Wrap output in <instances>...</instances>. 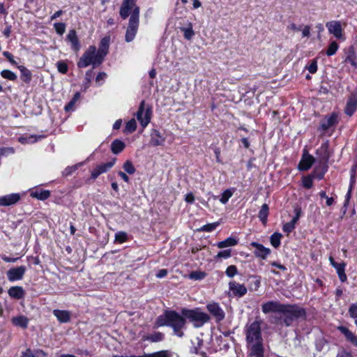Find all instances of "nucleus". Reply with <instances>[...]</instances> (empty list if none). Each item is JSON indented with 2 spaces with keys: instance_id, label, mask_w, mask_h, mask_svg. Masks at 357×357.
Wrapping results in <instances>:
<instances>
[{
  "instance_id": "ea45409f",
  "label": "nucleus",
  "mask_w": 357,
  "mask_h": 357,
  "mask_svg": "<svg viewBox=\"0 0 357 357\" xmlns=\"http://www.w3.org/2000/svg\"><path fill=\"white\" fill-rule=\"evenodd\" d=\"M1 75L8 80L14 81L17 79V75L9 70H3L1 72Z\"/></svg>"
},
{
  "instance_id": "69168bd1",
  "label": "nucleus",
  "mask_w": 357,
  "mask_h": 357,
  "mask_svg": "<svg viewBox=\"0 0 357 357\" xmlns=\"http://www.w3.org/2000/svg\"><path fill=\"white\" fill-rule=\"evenodd\" d=\"M107 77V74L104 72L100 73L96 78V82L98 83L100 81H103Z\"/></svg>"
},
{
  "instance_id": "a18cd8bd",
  "label": "nucleus",
  "mask_w": 357,
  "mask_h": 357,
  "mask_svg": "<svg viewBox=\"0 0 357 357\" xmlns=\"http://www.w3.org/2000/svg\"><path fill=\"white\" fill-rule=\"evenodd\" d=\"M206 273L202 271H192L190 273L189 278L192 280H199L205 278Z\"/></svg>"
},
{
  "instance_id": "6e6d98bb",
  "label": "nucleus",
  "mask_w": 357,
  "mask_h": 357,
  "mask_svg": "<svg viewBox=\"0 0 357 357\" xmlns=\"http://www.w3.org/2000/svg\"><path fill=\"white\" fill-rule=\"evenodd\" d=\"M218 225V222L208 224V225H204L202 228V230L204 231H207V232L212 231L216 229Z\"/></svg>"
},
{
  "instance_id": "6ab92c4d",
  "label": "nucleus",
  "mask_w": 357,
  "mask_h": 357,
  "mask_svg": "<svg viewBox=\"0 0 357 357\" xmlns=\"http://www.w3.org/2000/svg\"><path fill=\"white\" fill-rule=\"evenodd\" d=\"M206 308L215 317L217 321H221L224 319L225 313L218 303H209Z\"/></svg>"
},
{
  "instance_id": "774afa93",
  "label": "nucleus",
  "mask_w": 357,
  "mask_h": 357,
  "mask_svg": "<svg viewBox=\"0 0 357 357\" xmlns=\"http://www.w3.org/2000/svg\"><path fill=\"white\" fill-rule=\"evenodd\" d=\"M22 357H36L32 353L31 350L28 349L22 353Z\"/></svg>"
},
{
  "instance_id": "79ce46f5",
  "label": "nucleus",
  "mask_w": 357,
  "mask_h": 357,
  "mask_svg": "<svg viewBox=\"0 0 357 357\" xmlns=\"http://www.w3.org/2000/svg\"><path fill=\"white\" fill-rule=\"evenodd\" d=\"M232 195L233 192L231 190L227 189L222 192L221 198L220 199V202L222 204H225Z\"/></svg>"
},
{
  "instance_id": "7ed1b4c3",
  "label": "nucleus",
  "mask_w": 357,
  "mask_h": 357,
  "mask_svg": "<svg viewBox=\"0 0 357 357\" xmlns=\"http://www.w3.org/2000/svg\"><path fill=\"white\" fill-rule=\"evenodd\" d=\"M280 319L287 326H289L293 321L305 317V310L298 305H284Z\"/></svg>"
},
{
  "instance_id": "e2e57ef3",
  "label": "nucleus",
  "mask_w": 357,
  "mask_h": 357,
  "mask_svg": "<svg viewBox=\"0 0 357 357\" xmlns=\"http://www.w3.org/2000/svg\"><path fill=\"white\" fill-rule=\"evenodd\" d=\"M338 46H329L328 49L326 51V54L328 56H332L335 54L337 50Z\"/></svg>"
},
{
  "instance_id": "603ef678",
  "label": "nucleus",
  "mask_w": 357,
  "mask_h": 357,
  "mask_svg": "<svg viewBox=\"0 0 357 357\" xmlns=\"http://www.w3.org/2000/svg\"><path fill=\"white\" fill-rule=\"evenodd\" d=\"M58 71L61 73L65 74L67 73L68 67V65L63 61H59L56 63Z\"/></svg>"
},
{
  "instance_id": "ddd939ff",
  "label": "nucleus",
  "mask_w": 357,
  "mask_h": 357,
  "mask_svg": "<svg viewBox=\"0 0 357 357\" xmlns=\"http://www.w3.org/2000/svg\"><path fill=\"white\" fill-rule=\"evenodd\" d=\"M284 305L277 301H268L262 305L261 310L264 314L270 312L282 313Z\"/></svg>"
},
{
  "instance_id": "c03bdc74",
  "label": "nucleus",
  "mask_w": 357,
  "mask_h": 357,
  "mask_svg": "<svg viewBox=\"0 0 357 357\" xmlns=\"http://www.w3.org/2000/svg\"><path fill=\"white\" fill-rule=\"evenodd\" d=\"M123 167L129 174H133L136 171L135 167L130 160H126L123 164Z\"/></svg>"
},
{
  "instance_id": "052dcab7",
  "label": "nucleus",
  "mask_w": 357,
  "mask_h": 357,
  "mask_svg": "<svg viewBox=\"0 0 357 357\" xmlns=\"http://www.w3.org/2000/svg\"><path fill=\"white\" fill-rule=\"evenodd\" d=\"M302 26H297L295 23H291L287 26V30L293 32H298L301 30Z\"/></svg>"
},
{
  "instance_id": "6e6552de",
  "label": "nucleus",
  "mask_w": 357,
  "mask_h": 357,
  "mask_svg": "<svg viewBox=\"0 0 357 357\" xmlns=\"http://www.w3.org/2000/svg\"><path fill=\"white\" fill-rule=\"evenodd\" d=\"M337 123V115L335 113H332L330 116H327L321 120L318 130L321 132V135H324L327 130Z\"/></svg>"
},
{
  "instance_id": "20e7f679",
  "label": "nucleus",
  "mask_w": 357,
  "mask_h": 357,
  "mask_svg": "<svg viewBox=\"0 0 357 357\" xmlns=\"http://www.w3.org/2000/svg\"><path fill=\"white\" fill-rule=\"evenodd\" d=\"M183 316L188 319L194 324L196 328L202 326L204 324L208 321L210 319L209 316L198 309L196 310H183Z\"/></svg>"
},
{
  "instance_id": "4468645a",
  "label": "nucleus",
  "mask_w": 357,
  "mask_h": 357,
  "mask_svg": "<svg viewBox=\"0 0 357 357\" xmlns=\"http://www.w3.org/2000/svg\"><path fill=\"white\" fill-rule=\"evenodd\" d=\"M229 289L234 296L242 297L247 293V288L245 285L237 283L235 281L229 282Z\"/></svg>"
},
{
  "instance_id": "473e14b6",
  "label": "nucleus",
  "mask_w": 357,
  "mask_h": 357,
  "mask_svg": "<svg viewBox=\"0 0 357 357\" xmlns=\"http://www.w3.org/2000/svg\"><path fill=\"white\" fill-rule=\"evenodd\" d=\"M345 266L346 264L344 263H340L336 267H335L340 280L342 282H345L347 279V275L344 272Z\"/></svg>"
},
{
  "instance_id": "864d4df0",
  "label": "nucleus",
  "mask_w": 357,
  "mask_h": 357,
  "mask_svg": "<svg viewBox=\"0 0 357 357\" xmlns=\"http://www.w3.org/2000/svg\"><path fill=\"white\" fill-rule=\"evenodd\" d=\"M310 73H315L317 70V62L314 59L311 63L305 67Z\"/></svg>"
},
{
  "instance_id": "13d9d810",
  "label": "nucleus",
  "mask_w": 357,
  "mask_h": 357,
  "mask_svg": "<svg viewBox=\"0 0 357 357\" xmlns=\"http://www.w3.org/2000/svg\"><path fill=\"white\" fill-rule=\"evenodd\" d=\"M230 257H231V250H225L220 251L216 255V258L227 259Z\"/></svg>"
},
{
  "instance_id": "58836bf2",
  "label": "nucleus",
  "mask_w": 357,
  "mask_h": 357,
  "mask_svg": "<svg viewBox=\"0 0 357 357\" xmlns=\"http://www.w3.org/2000/svg\"><path fill=\"white\" fill-rule=\"evenodd\" d=\"M67 41L72 45H78L77 33L74 29L70 30L67 35Z\"/></svg>"
},
{
  "instance_id": "423d86ee",
  "label": "nucleus",
  "mask_w": 357,
  "mask_h": 357,
  "mask_svg": "<svg viewBox=\"0 0 357 357\" xmlns=\"http://www.w3.org/2000/svg\"><path fill=\"white\" fill-rule=\"evenodd\" d=\"M246 340L248 342L263 341L261 337V323L255 321L245 326Z\"/></svg>"
},
{
  "instance_id": "c756f323",
  "label": "nucleus",
  "mask_w": 357,
  "mask_h": 357,
  "mask_svg": "<svg viewBox=\"0 0 357 357\" xmlns=\"http://www.w3.org/2000/svg\"><path fill=\"white\" fill-rule=\"evenodd\" d=\"M18 69L21 73L22 80L25 83H29L32 78L31 71L24 66H19Z\"/></svg>"
},
{
  "instance_id": "c85d7f7f",
  "label": "nucleus",
  "mask_w": 357,
  "mask_h": 357,
  "mask_svg": "<svg viewBox=\"0 0 357 357\" xmlns=\"http://www.w3.org/2000/svg\"><path fill=\"white\" fill-rule=\"evenodd\" d=\"M169 311H166L163 314L159 316L155 323V328L160 326H169Z\"/></svg>"
},
{
  "instance_id": "2eb2a0df",
  "label": "nucleus",
  "mask_w": 357,
  "mask_h": 357,
  "mask_svg": "<svg viewBox=\"0 0 357 357\" xmlns=\"http://www.w3.org/2000/svg\"><path fill=\"white\" fill-rule=\"evenodd\" d=\"M250 245L255 248L254 255L257 257L261 258L262 259H266V257L270 255L271 252L268 248H266L263 245L257 242H252Z\"/></svg>"
},
{
  "instance_id": "338daca9",
  "label": "nucleus",
  "mask_w": 357,
  "mask_h": 357,
  "mask_svg": "<svg viewBox=\"0 0 357 357\" xmlns=\"http://www.w3.org/2000/svg\"><path fill=\"white\" fill-rule=\"evenodd\" d=\"M3 54L8 59L12 64H15L16 62L14 61L13 55L8 52H3Z\"/></svg>"
},
{
  "instance_id": "e433bc0d",
  "label": "nucleus",
  "mask_w": 357,
  "mask_h": 357,
  "mask_svg": "<svg viewBox=\"0 0 357 357\" xmlns=\"http://www.w3.org/2000/svg\"><path fill=\"white\" fill-rule=\"evenodd\" d=\"M282 234L278 232L273 234L270 238L271 244L275 248L280 245Z\"/></svg>"
},
{
  "instance_id": "49530a36",
  "label": "nucleus",
  "mask_w": 357,
  "mask_h": 357,
  "mask_svg": "<svg viewBox=\"0 0 357 357\" xmlns=\"http://www.w3.org/2000/svg\"><path fill=\"white\" fill-rule=\"evenodd\" d=\"M128 240V235L124 231H119L115 234V241L122 243Z\"/></svg>"
},
{
  "instance_id": "f257e3e1",
  "label": "nucleus",
  "mask_w": 357,
  "mask_h": 357,
  "mask_svg": "<svg viewBox=\"0 0 357 357\" xmlns=\"http://www.w3.org/2000/svg\"><path fill=\"white\" fill-rule=\"evenodd\" d=\"M140 8L137 4V0H123L119 8V15L123 20L129 16L128 26L126 33V41L131 42L137 32L139 24Z\"/></svg>"
},
{
  "instance_id": "4c0bfd02",
  "label": "nucleus",
  "mask_w": 357,
  "mask_h": 357,
  "mask_svg": "<svg viewBox=\"0 0 357 357\" xmlns=\"http://www.w3.org/2000/svg\"><path fill=\"white\" fill-rule=\"evenodd\" d=\"M181 30L183 33L184 37L186 39L189 40V39H190L195 35V32H194V31L192 29V25L191 23L188 24V27L181 28Z\"/></svg>"
},
{
  "instance_id": "9b49d317",
  "label": "nucleus",
  "mask_w": 357,
  "mask_h": 357,
  "mask_svg": "<svg viewBox=\"0 0 357 357\" xmlns=\"http://www.w3.org/2000/svg\"><path fill=\"white\" fill-rule=\"evenodd\" d=\"M26 272V268L24 266L12 268L7 272V277L9 281L14 282L22 279Z\"/></svg>"
},
{
  "instance_id": "bf43d9fd",
  "label": "nucleus",
  "mask_w": 357,
  "mask_h": 357,
  "mask_svg": "<svg viewBox=\"0 0 357 357\" xmlns=\"http://www.w3.org/2000/svg\"><path fill=\"white\" fill-rule=\"evenodd\" d=\"M350 316L353 318H357V304H352L349 310Z\"/></svg>"
},
{
  "instance_id": "9d476101",
  "label": "nucleus",
  "mask_w": 357,
  "mask_h": 357,
  "mask_svg": "<svg viewBox=\"0 0 357 357\" xmlns=\"http://www.w3.org/2000/svg\"><path fill=\"white\" fill-rule=\"evenodd\" d=\"M249 356L251 357H264V348L262 341L248 342Z\"/></svg>"
},
{
  "instance_id": "72a5a7b5",
  "label": "nucleus",
  "mask_w": 357,
  "mask_h": 357,
  "mask_svg": "<svg viewBox=\"0 0 357 357\" xmlns=\"http://www.w3.org/2000/svg\"><path fill=\"white\" fill-rule=\"evenodd\" d=\"M116 158H113L111 161L101 163L97 165V167L100 171L101 174H104L107 172L115 164Z\"/></svg>"
},
{
  "instance_id": "f704fd0d",
  "label": "nucleus",
  "mask_w": 357,
  "mask_h": 357,
  "mask_svg": "<svg viewBox=\"0 0 357 357\" xmlns=\"http://www.w3.org/2000/svg\"><path fill=\"white\" fill-rule=\"evenodd\" d=\"M164 335L160 332H155L153 334L146 336L144 339L152 342H160L163 340Z\"/></svg>"
},
{
  "instance_id": "1a4fd4ad",
  "label": "nucleus",
  "mask_w": 357,
  "mask_h": 357,
  "mask_svg": "<svg viewBox=\"0 0 357 357\" xmlns=\"http://www.w3.org/2000/svg\"><path fill=\"white\" fill-rule=\"evenodd\" d=\"M316 155L317 156L319 163H327L331 157L328 141H326L321 144L320 148L317 150Z\"/></svg>"
},
{
  "instance_id": "0e129e2a",
  "label": "nucleus",
  "mask_w": 357,
  "mask_h": 357,
  "mask_svg": "<svg viewBox=\"0 0 357 357\" xmlns=\"http://www.w3.org/2000/svg\"><path fill=\"white\" fill-rule=\"evenodd\" d=\"M185 201L188 203L192 204L195 201V197L192 192L188 193L185 196Z\"/></svg>"
},
{
  "instance_id": "393cba45",
  "label": "nucleus",
  "mask_w": 357,
  "mask_h": 357,
  "mask_svg": "<svg viewBox=\"0 0 357 357\" xmlns=\"http://www.w3.org/2000/svg\"><path fill=\"white\" fill-rule=\"evenodd\" d=\"M339 331L344 335L347 340L357 347V336L344 326L338 327Z\"/></svg>"
},
{
  "instance_id": "5fc2aeb1",
  "label": "nucleus",
  "mask_w": 357,
  "mask_h": 357,
  "mask_svg": "<svg viewBox=\"0 0 357 357\" xmlns=\"http://www.w3.org/2000/svg\"><path fill=\"white\" fill-rule=\"evenodd\" d=\"M314 178L312 177V175L310 176H306L303 180V185L305 188H310L312 186V179Z\"/></svg>"
},
{
  "instance_id": "4be33fe9",
  "label": "nucleus",
  "mask_w": 357,
  "mask_h": 357,
  "mask_svg": "<svg viewBox=\"0 0 357 357\" xmlns=\"http://www.w3.org/2000/svg\"><path fill=\"white\" fill-rule=\"evenodd\" d=\"M53 314L61 323L70 321L71 317L70 312L67 310H54Z\"/></svg>"
},
{
  "instance_id": "0eeeda50",
  "label": "nucleus",
  "mask_w": 357,
  "mask_h": 357,
  "mask_svg": "<svg viewBox=\"0 0 357 357\" xmlns=\"http://www.w3.org/2000/svg\"><path fill=\"white\" fill-rule=\"evenodd\" d=\"M151 116V109L147 106L146 107L144 100L140 102L139 107L136 114L137 120L140 122L142 128H145L150 122Z\"/></svg>"
},
{
  "instance_id": "f3484780",
  "label": "nucleus",
  "mask_w": 357,
  "mask_h": 357,
  "mask_svg": "<svg viewBox=\"0 0 357 357\" xmlns=\"http://www.w3.org/2000/svg\"><path fill=\"white\" fill-rule=\"evenodd\" d=\"M329 33L334 35L337 38H340L342 36V29L341 24L339 21H331L326 24Z\"/></svg>"
},
{
  "instance_id": "c9c22d12",
  "label": "nucleus",
  "mask_w": 357,
  "mask_h": 357,
  "mask_svg": "<svg viewBox=\"0 0 357 357\" xmlns=\"http://www.w3.org/2000/svg\"><path fill=\"white\" fill-rule=\"evenodd\" d=\"M42 138L41 136L37 137L36 135H29L26 137H21L19 138V142L22 144H33L38 141V139Z\"/></svg>"
},
{
  "instance_id": "aec40b11",
  "label": "nucleus",
  "mask_w": 357,
  "mask_h": 357,
  "mask_svg": "<svg viewBox=\"0 0 357 357\" xmlns=\"http://www.w3.org/2000/svg\"><path fill=\"white\" fill-rule=\"evenodd\" d=\"M20 199L18 193H13L0 197L1 206H10L16 204Z\"/></svg>"
},
{
  "instance_id": "b1692460",
  "label": "nucleus",
  "mask_w": 357,
  "mask_h": 357,
  "mask_svg": "<svg viewBox=\"0 0 357 357\" xmlns=\"http://www.w3.org/2000/svg\"><path fill=\"white\" fill-rule=\"evenodd\" d=\"M8 293L11 298L15 299H21L24 296V290L22 287L19 286L10 287Z\"/></svg>"
},
{
  "instance_id": "dca6fc26",
  "label": "nucleus",
  "mask_w": 357,
  "mask_h": 357,
  "mask_svg": "<svg viewBox=\"0 0 357 357\" xmlns=\"http://www.w3.org/2000/svg\"><path fill=\"white\" fill-rule=\"evenodd\" d=\"M150 144L152 146H163L165 142V136L162 135L158 130H153L151 132Z\"/></svg>"
},
{
  "instance_id": "a19ab883",
  "label": "nucleus",
  "mask_w": 357,
  "mask_h": 357,
  "mask_svg": "<svg viewBox=\"0 0 357 357\" xmlns=\"http://www.w3.org/2000/svg\"><path fill=\"white\" fill-rule=\"evenodd\" d=\"M137 128V123L135 119H132L128 122H127L126 125V131L132 133Z\"/></svg>"
},
{
  "instance_id": "680f3d73",
  "label": "nucleus",
  "mask_w": 357,
  "mask_h": 357,
  "mask_svg": "<svg viewBox=\"0 0 357 357\" xmlns=\"http://www.w3.org/2000/svg\"><path fill=\"white\" fill-rule=\"evenodd\" d=\"M100 174H102L100 173V171L96 166L91 172V178L93 180H96Z\"/></svg>"
},
{
  "instance_id": "de8ad7c7",
  "label": "nucleus",
  "mask_w": 357,
  "mask_h": 357,
  "mask_svg": "<svg viewBox=\"0 0 357 357\" xmlns=\"http://www.w3.org/2000/svg\"><path fill=\"white\" fill-rule=\"evenodd\" d=\"M54 27L56 32L60 36L63 35L66 31V24L63 22L54 23Z\"/></svg>"
},
{
  "instance_id": "f03ea898",
  "label": "nucleus",
  "mask_w": 357,
  "mask_h": 357,
  "mask_svg": "<svg viewBox=\"0 0 357 357\" xmlns=\"http://www.w3.org/2000/svg\"><path fill=\"white\" fill-rule=\"evenodd\" d=\"M107 54V46H101L98 50L95 46H90L77 62V66L86 68L91 64L93 67L98 66L102 62L103 58Z\"/></svg>"
},
{
  "instance_id": "8fccbe9b",
  "label": "nucleus",
  "mask_w": 357,
  "mask_h": 357,
  "mask_svg": "<svg viewBox=\"0 0 357 357\" xmlns=\"http://www.w3.org/2000/svg\"><path fill=\"white\" fill-rule=\"evenodd\" d=\"M15 150L13 147H1L0 149V155L7 156L11 154H13Z\"/></svg>"
},
{
  "instance_id": "3c124183",
  "label": "nucleus",
  "mask_w": 357,
  "mask_h": 357,
  "mask_svg": "<svg viewBox=\"0 0 357 357\" xmlns=\"http://www.w3.org/2000/svg\"><path fill=\"white\" fill-rule=\"evenodd\" d=\"M295 225L296 222H294L293 220L284 224L283 226V231L287 234L291 232L295 228Z\"/></svg>"
},
{
  "instance_id": "39448f33",
  "label": "nucleus",
  "mask_w": 357,
  "mask_h": 357,
  "mask_svg": "<svg viewBox=\"0 0 357 357\" xmlns=\"http://www.w3.org/2000/svg\"><path fill=\"white\" fill-rule=\"evenodd\" d=\"M169 326H171L174 332V334L179 337L183 336L182 329L185 327V319L183 316L180 315L175 311H169Z\"/></svg>"
},
{
  "instance_id": "a878e982",
  "label": "nucleus",
  "mask_w": 357,
  "mask_h": 357,
  "mask_svg": "<svg viewBox=\"0 0 357 357\" xmlns=\"http://www.w3.org/2000/svg\"><path fill=\"white\" fill-rule=\"evenodd\" d=\"M11 321L13 325L21 327L22 328H27L29 324L28 318L22 315L13 317Z\"/></svg>"
},
{
  "instance_id": "09e8293b",
  "label": "nucleus",
  "mask_w": 357,
  "mask_h": 357,
  "mask_svg": "<svg viewBox=\"0 0 357 357\" xmlns=\"http://www.w3.org/2000/svg\"><path fill=\"white\" fill-rule=\"evenodd\" d=\"M225 273L229 278H233L238 273V270L236 266L231 265L227 268Z\"/></svg>"
},
{
  "instance_id": "7c9ffc66",
  "label": "nucleus",
  "mask_w": 357,
  "mask_h": 357,
  "mask_svg": "<svg viewBox=\"0 0 357 357\" xmlns=\"http://www.w3.org/2000/svg\"><path fill=\"white\" fill-rule=\"evenodd\" d=\"M268 211H269V208H268V204H264L261 206V209H260V211L259 212L258 217L260 219V220L262 222V223L264 224V225L267 222V218H268Z\"/></svg>"
},
{
  "instance_id": "f8f14e48",
  "label": "nucleus",
  "mask_w": 357,
  "mask_h": 357,
  "mask_svg": "<svg viewBox=\"0 0 357 357\" xmlns=\"http://www.w3.org/2000/svg\"><path fill=\"white\" fill-rule=\"evenodd\" d=\"M357 109V91L352 93L347 100L344 112L349 116H351Z\"/></svg>"
},
{
  "instance_id": "5701e85b",
  "label": "nucleus",
  "mask_w": 357,
  "mask_h": 357,
  "mask_svg": "<svg viewBox=\"0 0 357 357\" xmlns=\"http://www.w3.org/2000/svg\"><path fill=\"white\" fill-rule=\"evenodd\" d=\"M112 357H172L171 353L167 350H162L156 352H153L151 354H145L142 356H113Z\"/></svg>"
},
{
  "instance_id": "37998d69",
  "label": "nucleus",
  "mask_w": 357,
  "mask_h": 357,
  "mask_svg": "<svg viewBox=\"0 0 357 357\" xmlns=\"http://www.w3.org/2000/svg\"><path fill=\"white\" fill-rule=\"evenodd\" d=\"M192 344H195V346L192 348V351L194 354H198L199 349L203 345V340H202V339H201V338L197 337L195 338V340L192 341Z\"/></svg>"
},
{
  "instance_id": "412c9836",
  "label": "nucleus",
  "mask_w": 357,
  "mask_h": 357,
  "mask_svg": "<svg viewBox=\"0 0 357 357\" xmlns=\"http://www.w3.org/2000/svg\"><path fill=\"white\" fill-rule=\"evenodd\" d=\"M327 168L328 167L326 163H319V165L315 167L313 173L312 174V177L319 180L322 179L327 171Z\"/></svg>"
},
{
  "instance_id": "bb28decb",
  "label": "nucleus",
  "mask_w": 357,
  "mask_h": 357,
  "mask_svg": "<svg viewBox=\"0 0 357 357\" xmlns=\"http://www.w3.org/2000/svg\"><path fill=\"white\" fill-rule=\"evenodd\" d=\"M31 197L39 200H45L50 196V192L47 190H36L30 194Z\"/></svg>"
},
{
  "instance_id": "cd10ccee",
  "label": "nucleus",
  "mask_w": 357,
  "mask_h": 357,
  "mask_svg": "<svg viewBox=\"0 0 357 357\" xmlns=\"http://www.w3.org/2000/svg\"><path fill=\"white\" fill-rule=\"evenodd\" d=\"M125 143L119 139H115L111 144V150L114 154L121 153L125 148Z\"/></svg>"
},
{
  "instance_id": "2f4dec72",
  "label": "nucleus",
  "mask_w": 357,
  "mask_h": 357,
  "mask_svg": "<svg viewBox=\"0 0 357 357\" xmlns=\"http://www.w3.org/2000/svg\"><path fill=\"white\" fill-rule=\"evenodd\" d=\"M238 241L236 238L233 237H229L225 240L218 243L217 246L219 248H224L227 247L234 246L237 244Z\"/></svg>"
},
{
  "instance_id": "4d7b16f0",
  "label": "nucleus",
  "mask_w": 357,
  "mask_h": 357,
  "mask_svg": "<svg viewBox=\"0 0 357 357\" xmlns=\"http://www.w3.org/2000/svg\"><path fill=\"white\" fill-rule=\"evenodd\" d=\"M311 26L310 25L302 26L301 31H302V37H310Z\"/></svg>"
},
{
  "instance_id": "a211bd4d",
  "label": "nucleus",
  "mask_w": 357,
  "mask_h": 357,
  "mask_svg": "<svg viewBox=\"0 0 357 357\" xmlns=\"http://www.w3.org/2000/svg\"><path fill=\"white\" fill-rule=\"evenodd\" d=\"M314 162V158L312 155L307 152L303 154L302 158L298 165V169L302 171L309 169Z\"/></svg>"
}]
</instances>
